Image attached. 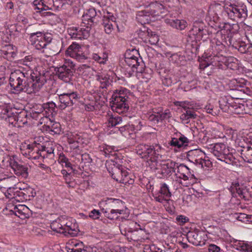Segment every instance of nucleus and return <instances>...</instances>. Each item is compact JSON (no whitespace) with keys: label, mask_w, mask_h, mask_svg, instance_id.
I'll return each mask as SVG.
<instances>
[{"label":"nucleus","mask_w":252,"mask_h":252,"mask_svg":"<svg viewBox=\"0 0 252 252\" xmlns=\"http://www.w3.org/2000/svg\"><path fill=\"white\" fill-rule=\"evenodd\" d=\"M220 248L214 244L210 245L208 248L209 252H220Z\"/></svg>","instance_id":"64"},{"label":"nucleus","mask_w":252,"mask_h":252,"mask_svg":"<svg viewBox=\"0 0 252 252\" xmlns=\"http://www.w3.org/2000/svg\"><path fill=\"white\" fill-rule=\"evenodd\" d=\"M10 113V108L5 104L0 105V118L1 119H6L5 115L6 113Z\"/></svg>","instance_id":"51"},{"label":"nucleus","mask_w":252,"mask_h":252,"mask_svg":"<svg viewBox=\"0 0 252 252\" xmlns=\"http://www.w3.org/2000/svg\"><path fill=\"white\" fill-rule=\"evenodd\" d=\"M170 144L171 146L177 147L178 148H180L183 146V145L181 144V143L178 139L176 138H172V140L170 142Z\"/></svg>","instance_id":"62"},{"label":"nucleus","mask_w":252,"mask_h":252,"mask_svg":"<svg viewBox=\"0 0 252 252\" xmlns=\"http://www.w3.org/2000/svg\"><path fill=\"white\" fill-rule=\"evenodd\" d=\"M96 15L95 9L94 8H90L87 10L86 14L83 16L84 20H87L88 21V25H90V23H93L94 19Z\"/></svg>","instance_id":"40"},{"label":"nucleus","mask_w":252,"mask_h":252,"mask_svg":"<svg viewBox=\"0 0 252 252\" xmlns=\"http://www.w3.org/2000/svg\"><path fill=\"white\" fill-rule=\"evenodd\" d=\"M188 241L195 246H202L206 241V235L205 232L199 230L190 231L187 233Z\"/></svg>","instance_id":"16"},{"label":"nucleus","mask_w":252,"mask_h":252,"mask_svg":"<svg viewBox=\"0 0 252 252\" xmlns=\"http://www.w3.org/2000/svg\"><path fill=\"white\" fill-rule=\"evenodd\" d=\"M140 60H141V59ZM139 61L137 57L130 54L126 56L125 59L126 63L132 68L133 71L142 73L144 70V64L141 61Z\"/></svg>","instance_id":"17"},{"label":"nucleus","mask_w":252,"mask_h":252,"mask_svg":"<svg viewBox=\"0 0 252 252\" xmlns=\"http://www.w3.org/2000/svg\"><path fill=\"white\" fill-rule=\"evenodd\" d=\"M241 157L246 162L252 163V144L251 146L243 147L240 150Z\"/></svg>","instance_id":"30"},{"label":"nucleus","mask_w":252,"mask_h":252,"mask_svg":"<svg viewBox=\"0 0 252 252\" xmlns=\"http://www.w3.org/2000/svg\"><path fill=\"white\" fill-rule=\"evenodd\" d=\"M92 58L100 64H104L107 60V56L103 55L101 57L98 54L94 53L92 55Z\"/></svg>","instance_id":"47"},{"label":"nucleus","mask_w":252,"mask_h":252,"mask_svg":"<svg viewBox=\"0 0 252 252\" xmlns=\"http://www.w3.org/2000/svg\"><path fill=\"white\" fill-rule=\"evenodd\" d=\"M209 34L208 28L205 25L203 22L200 21H196L194 22L193 27L189 33V36L191 35H196L197 38L203 40H205L208 38Z\"/></svg>","instance_id":"13"},{"label":"nucleus","mask_w":252,"mask_h":252,"mask_svg":"<svg viewBox=\"0 0 252 252\" xmlns=\"http://www.w3.org/2000/svg\"><path fill=\"white\" fill-rule=\"evenodd\" d=\"M91 27L89 25L85 28L71 27L67 29V32L72 39H87L90 35Z\"/></svg>","instance_id":"15"},{"label":"nucleus","mask_w":252,"mask_h":252,"mask_svg":"<svg viewBox=\"0 0 252 252\" xmlns=\"http://www.w3.org/2000/svg\"><path fill=\"white\" fill-rule=\"evenodd\" d=\"M164 22L166 25L180 31L184 30L188 25L187 21L183 19L166 18L164 20Z\"/></svg>","instance_id":"22"},{"label":"nucleus","mask_w":252,"mask_h":252,"mask_svg":"<svg viewBox=\"0 0 252 252\" xmlns=\"http://www.w3.org/2000/svg\"><path fill=\"white\" fill-rule=\"evenodd\" d=\"M16 193L17 201L19 202L25 200H30L36 195L34 189L31 187L23 189H20Z\"/></svg>","instance_id":"18"},{"label":"nucleus","mask_w":252,"mask_h":252,"mask_svg":"<svg viewBox=\"0 0 252 252\" xmlns=\"http://www.w3.org/2000/svg\"><path fill=\"white\" fill-rule=\"evenodd\" d=\"M64 68L65 69H68L71 70L75 71V64L72 61L70 60H65L64 64L60 66Z\"/></svg>","instance_id":"53"},{"label":"nucleus","mask_w":252,"mask_h":252,"mask_svg":"<svg viewBox=\"0 0 252 252\" xmlns=\"http://www.w3.org/2000/svg\"><path fill=\"white\" fill-rule=\"evenodd\" d=\"M159 194H161L166 198H168L171 196V193L169 191L167 185L165 183L161 184L160 190L159 191Z\"/></svg>","instance_id":"44"},{"label":"nucleus","mask_w":252,"mask_h":252,"mask_svg":"<svg viewBox=\"0 0 252 252\" xmlns=\"http://www.w3.org/2000/svg\"><path fill=\"white\" fill-rule=\"evenodd\" d=\"M115 21L116 18L113 15H104L102 19V24L104 27L110 24H115Z\"/></svg>","instance_id":"46"},{"label":"nucleus","mask_w":252,"mask_h":252,"mask_svg":"<svg viewBox=\"0 0 252 252\" xmlns=\"http://www.w3.org/2000/svg\"><path fill=\"white\" fill-rule=\"evenodd\" d=\"M65 183L67 185L69 188H74L76 186V183L74 182V179L72 177L71 174L66 176L64 177Z\"/></svg>","instance_id":"52"},{"label":"nucleus","mask_w":252,"mask_h":252,"mask_svg":"<svg viewBox=\"0 0 252 252\" xmlns=\"http://www.w3.org/2000/svg\"><path fill=\"white\" fill-rule=\"evenodd\" d=\"M122 122V117L115 115L109 116L107 119V126L109 127L116 126L121 124Z\"/></svg>","instance_id":"37"},{"label":"nucleus","mask_w":252,"mask_h":252,"mask_svg":"<svg viewBox=\"0 0 252 252\" xmlns=\"http://www.w3.org/2000/svg\"><path fill=\"white\" fill-rule=\"evenodd\" d=\"M56 75L58 78L65 82H69L73 76L74 70L65 69L61 66L57 67L55 69Z\"/></svg>","instance_id":"21"},{"label":"nucleus","mask_w":252,"mask_h":252,"mask_svg":"<svg viewBox=\"0 0 252 252\" xmlns=\"http://www.w3.org/2000/svg\"><path fill=\"white\" fill-rule=\"evenodd\" d=\"M176 220L180 225H183L187 220H189L187 217L182 215L177 216Z\"/></svg>","instance_id":"63"},{"label":"nucleus","mask_w":252,"mask_h":252,"mask_svg":"<svg viewBox=\"0 0 252 252\" xmlns=\"http://www.w3.org/2000/svg\"><path fill=\"white\" fill-rule=\"evenodd\" d=\"M106 166L107 170L112 178L117 182L125 185H131L134 183L133 179L129 176L127 169L125 167L114 161L108 163Z\"/></svg>","instance_id":"7"},{"label":"nucleus","mask_w":252,"mask_h":252,"mask_svg":"<svg viewBox=\"0 0 252 252\" xmlns=\"http://www.w3.org/2000/svg\"><path fill=\"white\" fill-rule=\"evenodd\" d=\"M100 216V213L98 210H93L89 214V217L93 219H97Z\"/></svg>","instance_id":"61"},{"label":"nucleus","mask_w":252,"mask_h":252,"mask_svg":"<svg viewBox=\"0 0 252 252\" xmlns=\"http://www.w3.org/2000/svg\"><path fill=\"white\" fill-rule=\"evenodd\" d=\"M163 5L157 1L151 2L145 9L137 13V21L141 25L149 23L151 21V16H159L163 12Z\"/></svg>","instance_id":"8"},{"label":"nucleus","mask_w":252,"mask_h":252,"mask_svg":"<svg viewBox=\"0 0 252 252\" xmlns=\"http://www.w3.org/2000/svg\"><path fill=\"white\" fill-rule=\"evenodd\" d=\"M236 100L237 102L234 101L230 112L237 114L246 113L245 104L239 102L240 100L238 98Z\"/></svg>","instance_id":"31"},{"label":"nucleus","mask_w":252,"mask_h":252,"mask_svg":"<svg viewBox=\"0 0 252 252\" xmlns=\"http://www.w3.org/2000/svg\"><path fill=\"white\" fill-rule=\"evenodd\" d=\"M100 204L105 207L102 209L105 216L110 220L116 219L119 215L124 213L125 204L121 200L107 198L105 200H102Z\"/></svg>","instance_id":"5"},{"label":"nucleus","mask_w":252,"mask_h":252,"mask_svg":"<svg viewBox=\"0 0 252 252\" xmlns=\"http://www.w3.org/2000/svg\"><path fill=\"white\" fill-rule=\"evenodd\" d=\"M15 158V156H10L9 155L5 154L3 161L1 164V167L3 168L10 167L11 168L13 164L16 161Z\"/></svg>","instance_id":"36"},{"label":"nucleus","mask_w":252,"mask_h":252,"mask_svg":"<svg viewBox=\"0 0 252 252\" xmlns=\"http://www.w3.org/2000/svg\"><path fill=\"white\" fill-rule=\"evenodd\" d=\"M53 4L52 7L53 10H59L60 9L63 8V6L66 4L61 0H52Z\"/></svg>","instance_id":"50"},{"label":"nucleus","mask_w":252,"mask_h":252,"mask_svg":"<svg viewBox=\"0 0 252 252\" xmlns=\"http://www.w3.org/2000/svg\"><path fill=\"white\" fill-rule=\"evenodd\" d=\"M239 29V25L237 24L230 25L228 23L224 24L223 29H221L220 32L221 34H227L225 42L227 45H231L243 54H246L247 44L244 42H237L236 40V37L234 36L237 35V32Z\"/></svg>","instance_id":"4"},{"label":"nucleus","mask_w":252,"mask_h":252,"mask_svg":"<svg viewBox=\"0 0 252 252\" xmlns=\"http://www.w3.org/2000/svg\"><path fill=\"white\" fill-rule=\"evenodd\" d=\"M158 117L160 121H162L164 120L167 119L171 117V113L169 110H166L164 112L161 114L158 113Z\"/></svg>","instance_id":"58"},{"label":"nucleus","mask_w":252,"mask_h":252,"mask_svg":"<svg viewBox=\"0 0 252 252\" xmlns=\"http://www.w3.org/2000/svg\"><path fill=\"white\" fill-rule=\"evenodd\" d=\"M60 220L61 226L63 229L62 234L65 236V231L66 230V225L67 223V218L65 216H61L59 217Z\"/></svg>","instance_id":"55"},{"label":"nucleus","mask_w":252,"mask_h":252,"mask_svg":"<svg viewBox=\"0 0 252 252\" xmlns=\"http://www.w3.org/2000/svg\"><path fill=\"white\" fill-rule=\"evenodd\" d=\"M210 152L222 161L228 164H233L235 158L230 152L229 148L222 143H217L210 145Z\"/></svg>","instance_id":"9"},{"label":"nucleus","mask_w":252,"mask_h":252,"mask_svg":"<svg viewBox=\"0 0 252 252\" xmlns=\"http://www.w3.org/2000/svg\"><path fill=\"white\" fill-rule=\"evenodd\" d=\"M27 116L26 112H21L18 116L16 115H13V113L12 112L11 109H10V113H6L5 115L6 119H4L6 121L8 122L9 124H13L15 121H16V119H17V121L19 120V118L22 116L26 117Z\"/></svg>","instance_id":"34"},{"label":"nucleus","mask_w":252,"mask_h":252,"mask_svg":"<svg viewBox=\"0 0 252 252\" xmlns=\"http://www.w3.org/2000/svg\"><path fill=\"white\" fill-rule=\"evenodd\" d=\"M160 162L158 161L154 168L151 170L155 172L156 176L158 178H164L170 176L172 173L176 172L177 163L170 159L164 160L160 159Z\"/></svg>","instance_id":"10"},{"label":"nucleus","mask_w":252,"mask_h":252,"mask_svg":"<svg viewBox=\"0 0 252 252\" xmlns=\"http://www.w3.org/2000/svg\"><path fill=\"white\" fill-rule=\"evenodd\" d=\"M9 80L10 87L16 94L21 92L28 94L36 93L46 82L44 76L31 69L26 71L24 69L14 70L11 73Z\"/></svg>","instance_id":"1"},{"label":"nucleus","mask_w":252,"mask_h":252,"mask_svg":"<svg viewBox=\"0 0 252 252\" xmlns=\"http://www.w3.org/2000/svg\"><path fill=\"white\" fill-rule=\"evenodd\" d=\"M44 147H45V144L44 145L40 144V152L39 153V159H43L45 158H48L47 153H46V149L44 148Z\"/></svg>","instance_id":"57"},{"label":"nucleus","mask_w":252,"mask_h":252,"mask_svg":"<svg viewBox=\"0 0 252 252\" xmlns=\"http://www.w3.org/2000/svg\"><path fill=\"white\" fill-rule=\"evenodd\" d=\"M167 71V70L166 69H161L159 71V73L162 78L163 84L166 86L169 87L174 84V82L169 80Z\"/></svg>","instance_id":"39"},{"label":"nucleus","mask_w":252,"mask_h":252,"mask_svg":"<svg viewBox=\"0 0 252 252\" xmlns=\"http://www.w3.org/2000/svg\"><path fill=\"white\" fill-rule=\"evenodd\" d=\"M223 9L230 19L236 21L239 19H245L248 16L246 6L244 4H236L230 1H224L222 6L215 1L211 3L208 9V13L213 15V20L216 22L219 19L218 13Z\"/></svg>","instance_id":"2"},{"label":"nucleus","mask_w":252,"mask_h":252,"mask_svg":"<svg viewBox=\"0 0 252 252\" xmlns=\"http://www.w3.org/2000/svg\"><path fill=\"white\" fill-rule=\"evenodd\" d=\"M150 146L151 145L147 144H139L136 147V152L141 158L145 159L146 158V156L148 155L147 154V152Z\"/></svg>","instance_id":"33"},{"label":"nucleus","mask_w":252,"mask_h":252,"mask_svg":"<svg viewBox=\"0 0 252 252\" xmlns=\"http://www.w3.org/2000/svg\"><path fill=\"white\" fill-rule=\"evenodd\" d=\"M40 107H41V109L44 111L45 115H46V118H47V114L49 115V113L52 114L53 112H55L56 105L53 102H49L44 103L42 105H40Z\"/></svg>","instance_id":"35"},{"label":"nucleus","mask_w":252,"mask_h":252,"mask_svg":"<svg viewBox=\"0 0 252 252\" xmlns=\"http://www.w3.org/2000/svg\"><path fill=\"white\" fill-rule=\"evenodd\" d=\"M40 147V144L34 141L26 146V151L23 154L29 158L39 159Z\"/></svg>","instance_id":"19"},{"label":"nucleus","mask_w":252,"mask_h":252,"mask_svg":"<svg viewBox=\"0 0 252 252\" xmlns=\"http://www.w3.org/2000/svg\"><path fill=\"white\" fill-rule=\"evenodd\" d=\"M31 117L34 119H42L45 116L44 111L41 109V107L39 111L32 110V112L31 113Z\"/></svg>","instance_id":"49"},{"label":"nucleus","mask_w":252,"mask_h":252,"mask_svg":"<svg viewBox=\"0 0 252 252\" xmlns=\"http://www.w3.org/2000/svg\"><path fill=\"white\" fill-rule=\"evenodd\" d=\"M14 173L18 176H22L24 178H27L28 176V168L21 164L19 163L16 160L11 167Z\"/></svg>","instance_id":"28"},{"label":"nucleus","mask_w":252,"mask_h":252,"mask_svg":"<svg viewBox=\"0 0 252 252\" xmlns=\"http://www.w3.org/2000/svg\"><path fill=\"white\" fill-rule=\"evenodd\" d=\"M200 161L199 164H200L202 167L205 166L210 168L212 166V162L208 159H205L202 158Z\"/></svg>","instance_id":"60"},{"label":"nucleus","mask_w":252,"mask_h":252,"mask_svg":"<svg viewBox=\"0 0 252 252\" xmlns=\"http://www.w3.org/2000/svg\"><path fill=\"white\" fill-rule=\"evenodd\" d=\"M177 172H175L176 176H179V178L182 179L185 181L188 180L189 177L192 175L190 172V169L188 167L184 164H178L177 163L176 166Z\"/></svg>","instance_id":"24"},{"label":"nucleus","mask_w":252,"mask_h":252,"mask_svg":"<svg viewBox=\"0 0 252 252\" xmlns=\"http://www.w3.org/2000/svg\"><path fill=\"white\" fill-rule=\"evenodd\" d=\"M18 190L19 189H17L9 187L8 188L6 192L5 193V196L8 198L14 199V200L17 201V199L16 198V193L18 192Z\"/></svg>","instance_id":"45"},{"label":"nucleus","mask_w":252,"mask_h":252,"mask_svg":"<svg viewBox=\"0 0 252 252\" xmlns=\"http://www.w3.org/2000/svg\"><path fill=\"white\" fill-rule=\"evenodd\" d=\"M60 221V220L59 217L57 219L52 221L51 223L50 227L54 231L62 234L63 231H62L63 229L61 227Z\"/></svg>","instance_id":"41"},{"label":"nucleus","mask_w":252,"mask_h":252,"mask_svg":"<svg viewBox=\"0 0 252 252\" xmlns=\"http://www.w3.org/2000/svg\"><path fill=\"white\" fill-rule=\"evenodd\" d=\"M81 160L85 163H90L93 161L90 155L87 153H84L81 155Z\"/></svg>","instance_id":"59"},{"label":"nucleus","mask_w":252,"mask_h":252,"mask_svg":"<svg viewBox=\"0 0 252 252\" xmlns=\"http://www.w3.org/2000/svg\"><path fill=\"white\" fill-rule=\"evenodd\" d=\"M12 213L16 216L21 218L25 219L29 217V209L24 205H17L14 207V210H11Z\"/></svg>","instance_id":"26"},{"label":"nucleus","mask_w":252,"mask_h":252,"mask_svg":"<svg viewBox=\"0 0 252 252\" xmlns=\"http://www.w3.org/2000/svg\"><path fill=\"white\" fill-rule=\"evenodd\" d=\"M65 55L74 58L79 62H82L87 59V57L83 52L81 45L75 42L67 48L65 51Z\"/></svg>","instance_id":"14"},{"label":"nucleus","mask_w":252,"mask_h":252,"mask_svg":"<svg viewBox=\"0 0 252 252\" xmlns=\"http://www.w3.org/2000/svg\"><path fill=\"white\" fill-rule=\"evenodd\" d=\"M233 196H236L235 193L238 194L239 197L245 200H248L249 193L247 189L244 188L242 185H240L238 182H235L232 183L229 189Z\"/></svg>","instance_id":"20"},{"label":"nucleus","mask_w":252,"mask_h":252,"mask_svg":"<svg viewBox=\"0 0 252 252\" xmlns=\"http://www.w3.org/2000/svg\"><path fill=\"white\" fill-rule=\"evenodd\" d=\"M204 153L199 149H194L188 152L187 158L189 161L195 164L200 162Z\"/></svg>","instance_id":"25"},{"label":"nucleus","mask_w":252,"mask_h":252,"mask_svg":"<svg viewBox=\"0 0 252 252\" xmlns=\"http://www.w3.org/2000/svg\"><path fill=\"white\" fill-rule=\"evenodd\" d=\"M119 129L123 135L126 136L127 134H129L130 131L134 130V127L133 125H126L119 127Z\"/></svg>","instance_id":"43"},{"label":"nucleus","mask_w":252,"mask_h":252,"mask_svg":"<svg viewBox=\"0 0 252 252\" xmlns=\"http://www.w3.org/2000/svg\"><path fill=\"white\" fill-rule=\"evenodd\" d=\"M197 117L196 111L192 109L191 107L183 112L180 116V119L183 123L187 124L189 123L191 120L196 119Z\"/></svg>","instance_id":"27"},{"label":"nucleus","mask_w":252,"mask_h":252,"mask_svg":"<svg viewBox=\"0 0 252 252\" xmlns=\"http://www.w3.org/2000/svg\"><path fill=\"white\" fill-rule=\"evenodd\" d=\"M148 118L150 121L152 122L155 124H157L160 122L158 112H156V111H154V113L153 114H148Z\"/></svg>","instance_id":"54"},{"label":"nucleus","mask_w":252,"mask_h":252,"mask_svg":"<svg viewBox=\"0 0 252 252\" xmlns=\"http://www.w3.org/2000/svg\"><path fill=\"white\" fill-rule=\"evenodd\" d=\"M29 34L31 45L36 50L41 51L45 57H51L57 54V51L51 50L49 45L53 39L51 34L36 32H30Z\"/></svg>","instance_id":"3"},{"label":"nucleus","mask_w":252,"mask_h":252,"mask_svg":"<svg viewBox=\"0 0 252 252\" xmlns=\"http://www.w3.org/2000/svg\"><path fill=\"white\" fill-rule=\"evenodd\" d=\"M130 92L126 89L121 88L116 90L112 96V109L117 113L121 114L127 111L129 106L127 99Z\"/></svg>","instance_id":"6"},{"label":"nucleus","mask_w":252,"mask_h":252,"mask_svg":"<svg viewBox=\"0 0 252 252\" xmlns=\"http://www.w3.org/2000/svg\"><path fill=\"white\" fill-rule=\"evenodd\" d=\"M148 34L149 36L148 41L151 45H156L158 42L159 37L157 34L154 33L152 31L148 32Z\"/></svg>","instance_id":"48"},{"label":"nucleus","mask_w":252,"mask_h":252,"mask_svg":"<svg viewBox=\"0 0 252 252\" xmlns=\"http://www.w3.org/2000/svg\"><path fill=\"white\" fill-rule=\"evenodd\" d=\"M161 147L158 145H151L147 152L145 160H147L148 166L151 169L154 168L158 160L163 158V156L161 154Z\"/></svg>","instance_id":"11"},{"label":"nucleus","mask_w":252,"mask_h":252,"mask_svg":"<svg viewBox=\"0 0 252 252\" xmlns=\"http://www.w3.org/2000/svg\"><path fill=\"white\" fill-rule=\"evenodd\" d=\"M96 80L100 83V87L106 89L111 85L110 76L106 74L98 73L96 75Z\"/></svg>","instance_id":"29"},{"label":"nucleus","mask_w":252,"mask_h":252,"mask_svg":"<svg viewBox=\"0 0 252 252\" xmlns=\"http://www.w3.org/2000/svg\"><path fill=\"white\" fill-rule=\"evenodd\" d=\"M55 144L52 142H47L45 143V147L46 149V153L48 158H52L54 157Z\"/></svg>","instance_id":"42"},{"label":"nucleus","mask_w":252,"mask_h":252,"mask_svg":"<svg viewBox=\"0 0 252 252\" xmlns=\"http://www.w3.org/2000/svg\"><path fill=\"white\" fill-rule=\"evenodd\" d=\"M67 223L66 225L65 236L66 237H75L78 234V230L75 224L72 223L67 218Z\"/></svg>","instance_id":"32"},{"label":"nucleus","mask_w":252,"mask_h":252,"mask_svg":"<svg viewBox=\"0 0 252 252\" xmlns=\"http://www.w3.org/2000/svg\"><path fill=\"white\" fill-rule=\"evenodd\" d=\"M46 130L51 134H60L61 131V125L59 123L54 122L51 125L46 126Z\"/></svg>","instance_id":"38"},{"label":"nucleus","mask_w":252,"mask_h":252,"mask_svg":"<svg viewBox=\"0 0 252 252\" xmlns=\"http://www.w3.org/2000/svg\"><path fill=\"white\" fill-rule=\"evenodd\" d=\"M234 100L230 96L221 97L219 101L220 107L225 112H230Z\"/></svg>","instance_id":"23"},{"label":"nucleus","mask_w":252,"mask_h":252,"mask_svg":"<svg viewBox=\"0 0 252 252\" xmlns=\"http://www.w3.org/2000/svg\"><path fill=\"white\" fill-rule=\"evenodd\" d=\"M240 251L242 252H252V243H243L240 246Z\"/></svg>","instance_id":"56"},{"label":"nucleus","mask_w":252,"mask_h":252,"mask_svg":"<svg viewBox=\"0 0 252 252\" xmlns=\"http://www.w3.org/2000/svg\"><path fill=\"white\" fill-rule=\"evenodd\" d=\"M79 98L80 95L76 92H70L59 94V99L60 102L59 108L61 109H64L67 107L72 106Z\"/></svg>","instance_id":"12"}]
</instances>
